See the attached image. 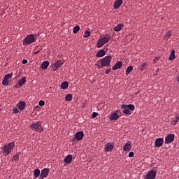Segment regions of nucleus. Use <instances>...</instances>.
Instances as JSON below:
<instances>
[{"instance_id": "obj_1", "label": "nucleus", "mask_w": 179, "mask_h": 179, "mask_svg": "<svg viewBox=\"0 0 179 179\" xmlns=\"http://www.w3.org/2000/svg\"><path fill=\"white\" fill-rule=\"evenodd\" d=\"M15 148V143L14 142H10L8 144H6L3 147V153L4 156H6L7 155H9L13 150Z\"/></svg>"}, {"instance_id": "obj_2", "label": "nucleus", "mask_w": 179, "mask_h": 179, "mask_svg": "<svg viewBox=\"0 0 179 179\" xmlns=\"http://www.w3.org/2000/svg\"><path fill=\"white\" fill-rule=\"evenodd\" d=\"M36 38L34 34L28 35L24 40H23V45H29L33 43H36Z\"/></svg>"}, {"instance_id": "obj_3", "label": "nucleus", "mask_w": 179, "mask_h": 179, "mask_svg": "<svg viewBox=\"0 0 179 179\" xmlns=\"http://www.w3.org/2000/svg\"><path fill=\"white\" fill-rule=\"evenodd\" d=\"M111 59H113V57L106 56L105 57L100 59L99 62L102 66H111Z\"/></svg>"}, {"instance_id": "obj_4", "label": "nucleus", "mask_w": 179, "mask_h": 179, "mask_svg": "<svg viewBox=\"0 0 179 179\" xmlns=\"http://www.w3.org/2000/svg\"><path fill=\"white\" fill-rule=\"evenodd\" d=\"M31 129H34L36 132H43L44 129L41 126V122H35L31 124Z\"/></svg>"}, {"instance_id": "obj_5", "label": "nucleus", "mask_w": 179, "mask_h": 179, "mask_svg": "<svg viewBox=\"0 0 179 179\" xmlns=\"http://www.w3.org/2000/svg\"><path fill=\"white\" fill-rule=\"evenodd\" d=\"M12 76H13V73L6 74L3 78L2 85H3L4 86H8V85H9V79H10Z\"/></svg>"}, {"instance_id": "obj_6", "label": "nucleus", "mask_w": 179, "mask_h": 179, "mask_svg": "<svg viewBox=\"0 0 179 179\" xmlns=\"http://www.w3.org/2000/svg\"><path fill=\"white\" fill-rule=\"evenodd\" d=\"M50 173V169L48 168H45L41 171V175L39 179H44L48 177V174Z\"/></svg>"}, {"instance_id": "obj_7", "label": "nucleus", "mask_w": 179, "mask_h": 179, "mask_svg": "<svg viewBox=\"0 0 179 179\" xmlns=\"http://www.w3.org/2000/svg\"><path fill=\"white\" fill-rule=\"evenodd\" d=\"M118 113H121V111L117 110L116 112L111 113L109 117V120L110 121H117V120H118V118H120V115H118Z\"/></svg>"}, {"instance_id": "obj_8", "label": "nucleus", "mask_w": 179, "mask_h": 179, "mask_svg": "<svg viewBox=\"0 0 179 179\" xmlns=\"http://www.w3.org/2000/svg\"><path fill=\"white\" fill-rule=\"evenodd\" d=\"M157 172L155 171H150L145 176V179H155L156 178V175Z\"/></svg>"}, {"instance_id": "obj_9", "label": "nucleus", "mask_w": 179, "mask_h": 179, "mask_svg": "<svg viewBox=\"0 0 179 179\" xmlns=\"http://www.w3.org/2000/svg\"><path fill=\"white\" fill-rule=\"evenodd\" d=\"M174 137L175 135L174 134H169L166 138H165V143L166 145L169 143H171V142H173L174 141Z\"/></svg>"}, {"instance_id": "obj_10", "label": "nucleus", "mask_w": 179, "mask_h": 179, "mask_svg": "<svg viewBox=\"0 0 179 179\" xmlns=\"http://www.w3.org/2000/svg\"><path fill=\"white\" fill-rule=\"evenodd\" d=\"M114 146V143H108L104 148L105 152H113Z\"/></svg>"}, {"instance_id": "obj_11", "label": "nucleus", "mask_w": 179, "mask_h": 179, "mask_svg": "<svg viewBox=\"0 0 179 179\" xmlns=\"http://www.w3.org/2000/svg\"><path fill=\"white\" fill-rule=\"evenodd\" d=\"M164 143V138H159L155 140V145L156 148H160Z\"/></svg>"}, {"instance_id": "obj_12", "label": "nucleus", "mask_w": 179, "mask_h": 179, "mask_svg": "<svg viewBox=\"0 0 179 179\" xmlns=\"http://www.w3.org/2000/svg\"><path fill=\"white\" fill-rule=\"evenodd\" d=\"M83 136H85V133H83V131H78L75 134L76 141H82L83 139Z\"/></svg>"}, {"instance_id": "obj_13", "label": "nucleus", "mask_w": 179, "mask_h": 179, "mask_svg": "<svg viewBox=\"0 0 179 179\" xmlns=\"http://www.w3.org/2000/svg\"><path fill=\"white\" fill-rule=\"evenodd\" d=\"M131 148H132V145H131V142H127V143L123 146V150H124V152H130Z\"/></svg>"}, {"instance_id": "obj_14", "label": "nucleus", "mask_w": 179, "mask_h": 179, "mask_svg": "<svg viewBox=\"0 0 179 179\" xmlns=\"http://www.w3.org/2000/svg\"><path fill=\"white\" fill-rule=\"evenodd\" d=\"M121 108H127L128 110H131V111H134V110H135V106L134 104H129V105L122 104L121 105Z\"/></svg>"}, {"instance_id": "obj_15", "label": "nucleus", "mask_w": 179, "mask_h": 179, "mask_svg": "<svg viewBox=\"0 0 179 179\" xmlns=\"http://www.w3.org/2000/svg\"><path fill=\"white\" fill-rule=\"evenodd\" d=\"M122 5V0H116L114 3V9H120V6Z\"/></svg>"}, {"instance_id": "obj_16", "label": "nucleus", "mask_w": 179, "mask_h": 179, "mask_svg": "<svg viewBox=\"0 0 179 179\" xmlns=\"http://www.w3.org/2000/svg\"><path fill=\"white\" fill-rule=\"evenodd\" d=\"M72 159H73L72 155H69L65 157V159H64V163H66V164H70V163H72Z\"/></svg>"}, {"instance_id": "obj_17", "label": "nucleus", "mask_w": 179, "mask_h": 179, "mask_svg": "<svg viewBox=\"0 0 179 179\" xmlns=\"http://www.w3.org/2000/svg\"><path fill=\"white\" fill-rule=\"evenodd\" d=\"M104 55H106V50H104V49L99 50L96 55L97 58H101V57H104Z\"/></svg>"}, {"instance_id": "obj_18", "label": "nucleus", "mask_w": 179, "mask_h": 179, "mask_svg": "<svg viewBox=\"0 0 179 179\" xmlns=\"http://www.w3.org/2000/svg\"><path fill=\"white\" fill-rule=\"evenodd\" d=\"M122 66V62H117L113 67L112 69L113 71H117V69H120Z\"/></svg>"}, {"instance_id": "obj_19", "label": "nucleus", "mask_w": 179, "mask_h": 179, "mask_svg": "<svg viewBox=\"0 0 179 179\" xmlns=\"http://www.w3.org/2000/svg\"><path fill=\"white\" fill-rule=\"evenodd\" d=\"M17 106L18 107V110L22 111L24 110V107H26V103L21 101L19 103H17Z\"/></svg>"}, {"instance_id": "obj_20", "label": "nucleus", "mask_w": 179, "mask_h": 179, "mask_svg": "<svg viewBox=\"0 0 179 179\" xmlns=\"http://www.w3.org/2000/svg\"><path fill=\"white\" fill-rule=\"evenodd\" d=\"M50 65V62L48 61H45L42 63L41 65V69H47Z\"/></svg>"}, {"instance_id": "obj_21", "label": "nucleus", "mask_w": 179, "mask_h": 179, "mask_svg": "<svg viewBox=\"0 0 179 179\" xmlns=\"http://www.w3.org/2000/svg\"><path fill=\"white\" fill-rule=\"evenodd\" d=\"M26 82V77H23L22 79L18 80L17 85L20 87H22V86H23Z\"/></svg>"}, {"instance_id": "obj_22", "label": "nucleus", "mask_w": 179, "mask_h": 179, "mask_svg": "<svg viewBox=\"0 0 179 179\" xmlns=\"http://www.w3.org/2000/svg\"><path fill=\"white\" fill-rule=\"evenodd\" d=\"M176 59V50H174V49H173L171 50V53L169 56V61H174V59Z\"/></svg>"}, {"instance_id": "obj_23", "label": "nucleus", "mask_w": 179, "mask_h": 179, "mask_svg": "<svg viewBox=\"0 0 179 179\" xmlns=\"http://www.w3.org/2000/svg\"><path fill=\"white\" fill-rule=\"evenodd\" d=\"M41 174H40V169H35L34 171V178H38V177H40Z\"/></svg>"}, {"instance_id": "obj_24", "label": "nucleus", "mask_w": 179, "mask_h": 179, "mask_svg": "<svg viewBox=\"0 0 179 179\" xmlns=\"http://www.w3.org/2000/svg\"><path fill=\"white\" fill-rule=\"evenodd\" d=\"M110 40H111V38H110L109 36H104L101 38V41L103 44L108 43L110 41Z\"/></svg>"}, {"instance_id": "obj_25", "label": "nucleus", "mask_w": 179, "mask_h": 179, "mask_svg": "<svg viewBox=\"0 0 179 179\" xmlns=\"http://www.w3.org/2000/svg\"><path fill=\"white\" fill-rule=\"evenodd\" d=\"M122 27H124L123 24H119L115 27V31H121L122 29Z\"/></svg>"}, {"instance_id": "obj_26", "label": "nucleus", "mask_w": 179, "mask_h": 179, "mask_svg": "<svg viewBox=\"0 0 179 179\" xmlns=\"http://www.w3.org/2000/svg\"><path fill=\"white\" fill-rule=\"evenodd\" d=\"M69 86V83L67 81H64L61 84V88L62 89H68V87Z\"/></svg>"}, {"instance_id": "obj_27", "label": "nucleus", "mask_w": 179, "mask_h": 179, "mask_svg": "<svg viewBox=\"0 0 179 179\" xmlns=\"http://www.w3.org/2000/svg\"><path fill=\"white\" fill-rule=\"evenodd\" d=\"M19 156H20V153L17 152L15 155L13 157L12 162H18Z\"/></svg>"}, {"instance_id": "obj_28", "label": "nucleus", "mask_w": 179, "mask_h": 179, "mask_svg": "<svg viewBox=\"0 0 179 179\" xmlns=\"http://www.w3.org/2000/svg\"><path fill=\"white\" fill-rule=\"evenodd\" d=\"M55 65L56 66H58L59 68H61V66H62V65H64V62L61 61V60H57Z\"/></svg>"}, {"instance_id": "obj_29", "label": "nucleus", "mask_w": 179, "mask_h": 179, "mask_svg": "<svg viewBox=\"0 0 179 179\" xmlns=\"http://www.w3.org/2000/svg\"><path fill=\"white\" fill-rule=\"evenodd\" d=\"M104 45V43L102 42L101 39H99L96 43L97 48H101Z\"/></svg>"}, {"instance_id": "obj_30", "label": "nucleus", "mask_w": 179, "mask_h": 179, "mask_svg": "<svg viewBox=\"0 0 179 179\" xmlns=\"http://www.w3.org/2000/svg\"><path fill=\"white\" fill-rule=\"evenodd\" d=\"M72 95L71 94H66V97H65V101H72Z\"/></svg>"}, {"instance_id": "obj_31", "label": "nucleus", "mask_w": 179, "mask_h": 179, "mask_svg": "<svg viewBox=\"0 0 179 179\" xmlns=\"http://www.w3.org/2000/svg\"><path fill=\"white\" fill-rule=\"evenodd\" d=\"M79 30H80V27H79V25H76V27H74V28L73 29V33L74 34H76V33H78V31H79Z\"/></svg>"}, {"instance_id": "obj_32", "label": "nucleus", "mask_w": 179, "mask_h": 179, "mask_svg": "<svg viewBox=\"0 0 179 179\" xmlns=\"http://www.w3.org/2000/svg\"><path fill=\"white\" fill-rule=\"evenodd\" d=\"M122 113H123V114H127V115H131V112H130L129 109H128V108H123Z\"/></svg>"}, {"instance_id": "obj_33", "label": "nucleus", "mask_w": 179, "mask_h": 179, "mask_svg": "<svg viewBox=\"0 0 179 179\" xmlns=\"http://www.w3.org/2000/svg\"><path fill=\"white\" fill-rule=\"evenodd\" d=\"M134 68L132 67V66H129V67H127V69H126V73H131V72H132Z\"/></svg>"}, {"instance_id": "obj_34", "label": "nucleus", "mask_w": 179, "mask_h": 179, "mask_svg": "<svg viewBox=\"0 0 179 179\" xmlns=\"http://www.w3.org/2000/svg\"><path fill=\"white\" fill-rule=\"evenodd\" d=\"M83 37L85 38H87V37H90V31H85L83 35Z\"/></svg>"}, {"instance_id": "obj_35", "label": "nucleus", "mask_w": 179, "mask_h": 179, "mask_svg": "<svg viewBox=\"0 0 179 179\" xmlns=\"http://www.w3.org/2000/svg\"><path fill=\"white\" fill-rule=\"evenodd\" d=\"M170 36H171V31H169L166 34L165 40H169Z\"/></svg>"}, {"instance_id": "obj_36", "label": "nucleus", "mask_w": 179, "mask_h": 179, "mask_svg": "<svg viewBox=\"0 0 179 179\" xmlns=\"http://www.w3.org/2000/svg\"><path fill=\"white\" fill-rule=\"evenodd\" d=\"M179 121V117L176 116L174 119H173V125H177V122H178Z\"/></svg>"}, {"instance_id": "obj_37", "label": "nucleus", "mask_w": 179, "mask_h": 179, "mask_svg": "<svg viewBox=\"0 0 179 179\" xmlns=\"http://www.w3.org/2000/svg\"><path fill=\"white\" fill-rule=\"evenodd\" d=\"M148 66V63L145 62L143 64V65L141 66L140 69L141 71H143V69H145V67Z\"/></svg>"}, {"instance_id": "obj_38", "label": "nucleus", "mask_w": 179, "mask_h": 179, "mask_svg": "<svg viewBox=\"0 0 179 179\" xmlns=\"http://www.w3.org/2000/svg\"><path fill=\"white\" fill-rule=\"evenodd\" d=\"M38 105H39L41 107H43V106H45V102H44V101H43V100H41V101H39V102H38Z\"/></svg>"}, {"instance_id": "obj_39", "label": "nucleus", "mask_w": 179, "mask_h": 179, "mask_svg": "<svg viewBox=\"0 0 179 179\" xmlns=\"http://www.w3.org/2000/svg\"><path fill=\"white\" fill-rule=\"evenodd\" d=\"M13 114H17V113H19V109H17V108H13Z\"/></svg>"}, {"instance_id": "obj_40", "label": "nucleus", "mask_w": 179, "mask_h": 179, "mask_svg": "<svg viewBox=\"0 0 179 179\" xmlns=\"http://www.w3.org/2000/svg\"><path fill=\"white\" fill-rule=\"evenodd\" d=\"M159 59H160L159 57H155L152 61L153 64L157 63V61H159Z\"/></svg>"}, {"instance_id": "obj_41", "label": "nucleus", "mask_w": 179, "mask_h": 179, "mask_svg": "<svg viewBox=\"0 0 179 179\" xmlns=\"http://www.w3.org/2000/svg\"><path fill=\"white\" fill-rule=\"evenodd\" d=\"M97 115H99V113H97L96 112H93L92 117V118H96V117H97Z\"/></svg>"}, {"instance_id": "obj_42", "label": "nucleus", "mask_w": 179, "mask_h": 179, "mask_svg": "<svg viewBox=\"0 0 179 179\" xmlns=\"http://www.w3.org/2000/svg\"><path fill=\"white\" fill-rule=\"evenodd\" d=\"M134 156H135L134 152L131 151L129 153V157H134Z\"/></svg>"}, {"instance_id": "obj_43", "label": "nucleus", "mask_w": 179, "mask_h": 179, "mask_svg": "<svg viewBox=\"0 0 179 179\" xmlns=\"http://www.w3.org/2000/svg\"><path fill=\"white\" fill-rule=\"evenodd\" d=\"M105 72H106V75H108V73H110V72H111V69H106Z\"/></svg>"}, {"instance_id": "obj_44", "label": "nucleus", "mask_w": 179, "mask_h": 179, "mask_svg": "<svg viewBox=\"0 0 179 179\" xmlns=\"http://www.w3.org/2000/svg\"><path fill=\"white\" fill-rule=\"evenodd\" d=\"M58 68H59V67L55 64V66H53V71H57L58 69Z\"/></svg>"}, {"instance_id": "obj_45", "label": "nucleus", "mask_w": 179, "mask_h": 179, "mask_svg": "<svg viewBox=\"0 0 179 179\" xmlns=\"http://www.w3.org/2000/svg\"><path fill=\"white\" fill-rule=\"evenodd\" d=\"M96 66H98V68H99V69H101V68H103V66H103V64H101V65L96 64Z\"/></svg>"}, {"instance_id": "obj_46", "label": "nucleus", "mask_w": 179, "mask_h": 179, "mask_svg": "<svg viewBox=\"0 0 179 179\" xmlns=\"http://www.w3.org/2000/svg\"><path fill=\"white\" fill-rule=\"evenodd\" d=\"M22 64H27V59H23Z\"/></svg>"}, {"instance_id": "obj_47", "label": "nucleus", "mask_w": 179, "mask_h": 179, "mask_svg": "<svg viewBox=\"0 0 179 179\" xmlns=\"http://www.w3.org/2000/svg\"><path fill=\"white\" fill-rule=\"evenodd\" d=\"M15 87L16 89H19V87H20L19 86L18 84H17V85H15Z\"/></svg>"}, {"instance_id": "obj_48", "label": "nucleus", "mask_w": 179, "mask_h": 179, "mask_svg": "<svg viewBox=\"0 0 179 179\" xmlns=\"http://www.w3.org/2000/svg\"><path fill=\"white\" fill-rule=\"evenodd\" d=\"M38 52H40V50L35 52L34 54H38Z\"/></svg>"}, {"instance_id": "obj_49", "label": "nucleus", "mask_w": 179, "mask_h": 179, "mask_svg": "<svg viewBox=\"0 0 179 179\" xmlns=\"http://www.w3.org/2000/svg\"><path fill=\"white\" fill-rule=\"evenodd\" d=\"M0 111H1V108H0Z\"/></svg>"}]
</instances>
